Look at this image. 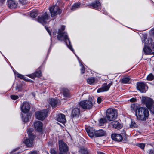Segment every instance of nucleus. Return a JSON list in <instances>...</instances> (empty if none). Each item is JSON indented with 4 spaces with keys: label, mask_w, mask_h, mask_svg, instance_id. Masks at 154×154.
Instances as JSON below:
<instances>
[{
    "label": "nucleus",
    "mask_w": 154,
    "mask_h": 154,
    "mask_svg": "<svg viewBox=\"0 0 154 154\" xmlns=\"http://www.w3.org/2000/svg\"><path fill=\"white\" fill-rule=\"evenodd\" d=\"M136 146L139 147L140 148H141L142 149H144L145 147V144L144 143H137L136 144Z\"/></svg>",
    "instance_id": "36"
},
{
    "label": "nucleus",
    "mask_w": 154,
    "mask_h": 154,
    "mask_svg": "<svg viewBox=\"0 0 154 154\" xmlns=\"http://www.w3.org/2000/svg\"><path fill=\"white\" fill-rule=\"evenodd\" d=\"M130 126L131 128L136 127L137 126V125L134 122L132 121Z\"/></svg>",
    "instance_id": "37"
},
{
    "label": "nucleus",
    "mask_w": 154,
    "mask_h": 154,
    "mask_svg": "<svg viewBox=\"0 0 154 154\" xmlns=\"http://www.w3.org/2000/svg\"><path fill=\"white\" fill-rule=\"evenodd\" d=\"M142 103L145 104L150 112L154 114V101L152 98L146 97H143Z\"/></svg>",
    "instance_id": "3"
},
{
    "label": "nucleus",
    "mask_w": 154,
    "mask_h": 154,
    "mask_svg": "<svg viewBox=\"0 0 154 154\" xmlns=\"http://www.w3.org/2000/svg\"><path fill=\"white\" fill-rule=\"evenodd\" d=\"M5 0H0V4L2 3Z\"/></svg>",
    "instance_id": "49"
},
{
    "label": "nucleus",
    "mask_w": 154,
    "mask_h": 154,
    "mask_svg": "<svg viewBox=\"0 0 154 154\" xmlns=\"http://www.w3.org/2000/svg\"><path fill=\"white\" fill-rule=\"evenodd\" d=\"M136 100V99L134 98H132L131 99H130V101L131 102H134Z\"/></svg>",
    "instance_id": "45"
},
{
    "label": "nucleus",
    "mask_w": 154,
    "mask_h": 154,
    "mask_svg": "<svg viewBox=\"0 0 154 154\" xmlns=\"http://www.w3.org/2000/svg\"><path fill=\"white\" fill-rule=\"evenodd\" d=\"M131 109L132 110H134L135 109L136 107L135 105L134 104H132L131 105Z\"/></svg>",
    "instance_id": "40"
},
{
    "label": "nucleus",
    "mask_w": 154,
    "mask_h": 154,
    "mask_svg": "<svg viewBox=\"0 0 154 154\" xmlns=\"http://www.w3.org/2000/svg\"><path fill=\"white\" fill-rule=\"evenodd\" d=\"M80 114V109L78 108H75L73 109L72 111L71 117L72 118L78 117Z\"/></svg>",
    "instance_id": "17"
},
{
    "label": "nucleus",
    "mask_w": 154,
    "mask_h": 154,
    "mask_svg": "<svg viewBox=\"0 0 154 154\" xmlns=\"http://www.w3.org/2000/svg\"><path fill=\"white\" fill-rule=\"evenodd\" d=\"M30 108V105L29 103L24 102L21 107V109L23 112L26 113L28 112Z\"/></svg>",
    "instance_id": "12"
},
{
    "label": "nucleus",
    "mask_w": 154,
    "mask_h": 154,
    "mask_svg": "<svg viewBox=\"0 0 154 154\" xmlns=\"http://www.w3.org/2000/svg\"><path fill=\"white\" fill-rule=\"evenodd\" d=\"M152 32L153 35H154V29L152 30Z\"/></svg>",
    "instance_id": "51"
},
{
    "label": "nucleus",
    "mask_w": 154,
    "mask_h": 154,
    "mask_svg": "<svg viewBox=\"0 0 154 154\" xmlns=\"http://www.w3.org/2000/svg\"><path fill=\"white\" fill-rule=\"evenodd\" d=\"M50 153L51 154H62L61 152L60 153H57L55 150L53 149L51 150Z\"/></svg>",
    "instance_id": "39"
},
{
    "label": "nucleus",
    "mask_w": 154,
    "mask_h": 154,
    "mask_svg": "<svg viewBox=\"0 0 154 154\" xmlns=\"http://www.w3.org/2000/svg\"><path fill=\"white\" fill-rule=\"evenodd\" d=\"M145 85L143 82H138L137 84V88L141 93L146 92L145 89Z\"/></svg>",
    "instance_id": "13"
},
{
    "label": "nucleus",
    "mask_w": 154,
    "mask_h": 154,
    "mask_svg": "<svg viewBox=\"0 0 154 154\" xmlns=\"http://www.w3.org/2000/svg\"><path fill=\"white\" fill-rule=\"evenodd\" d=\"M79 154H88L89 152L88 150L86 148H82L79 151Z\"/></svg>",
    "instance_id": "28"
},
{
    "label": "nucleus",
    "mask_w": 154,
    "mask_h": 154,
    "mask_svg": "<svg viewBox=\"0 0 154 154\" xmlns=\"http://www.w3.org/2000/svg\"><path fill=\"white\" fill-rule=\"evenodd\" d=\"M81 73L82 74H83L85 72V69L84 66L82 65V68L81 69Z\"/></svg>",
    "instance_id": "41"
},
{
    "label": "nucleus",
    "mask_w": 154,
    "mask_h": 154,
    "mask_svg": "<svg viewBox=\"0 0 154 154\" xmlns=\"http://www.w3.org/2000/svg\"><path fill=\"white\" fill-rule=\"evenodd\" d=\"M105 134L104 131L102 129L99 130L95 131V136L96 137H99L102 136L104 135Z\"/></svg>",
    "instance_id": "26"
},
{
    "label": "nucleus",
    "mask_w": 154,
    "mask_h": 154,
    "mask_svg": "<svg viewBox=\"0 0 154 154\" xmlns=\"http://www.w3.org/2000/svg\"><path fill=\"white\" fill-rule=\"evenodd\" d=\"M59 149L60 152H66L68 149L67 144L62 140H60L58 142Z\"/></svg>",
    "instance_id": "9"
},
{
    "label": "nucleus",
    "mask_w": 154,
    "mask_h": 154,
    "mask_svg": "<svg viewBox=\"0 0 154 154\" xmlns=\"http://www.w3.org/2000/svg\"><path fill=\"white\" fill-rule=\"evenodd\" d=\"M49 17L46 13H45L41 17H38V21L41 23L42 24H44L47 23V21Z\"/></svg>",
    "instance_id": "10"
},
{
    "label": "nucleus",
    "mask_w": 154,
    "mask_h": 154,
    "mask_svg": "<svg viewBox=\"0 0 154 154\" xmlns=\"http://www.w3.org/2000/svg\"><path fill=\"white\" fill-rule=\"evenodd\" d=\"M136 115L138 120L144 121L148 119L149 114L147 108L140 107L136 110Z\"/></svg>",
    "instance_id": "2"
},
{
    "label": "nucleus",
    "mask_w": 154,
    "mask_h": 154,
    "mask_svg": "<svg viewBox=\"0 0 154 154\" xmlns=\"http://www.w3.org/2000/svg\"><path fill=\"white\" fill-rule=\"evenodd\" d=\"M38 14V12L37 11H31L30 16L33 18H35Z\"/></svg>",
    "instance_id": "30"
},
{
    "label": "nucleus",
    "mask_w": 154,
    "mask_h": 154,
    "mask_svg": "<svg viewBox=\"0 0 154 154\" xmlns=\"http://www.w3.org/2000/svg\"><path fill=\"white\" fill-rule=\"evenodd\" d=\"M106 116L109 121L115 120L117 116V111L111 108L108 109L106 111Z\"/></svg>",
    "instance_id": "6"
},
{
    "label": "nucleus",
    "mask_w": 154,
    "mask_h": 154,
    "mask_svg": "<svg viewBox=\"0 0 154 154\" xmlns=\"http://www.w3.org/2000/svg\"><path fill=\"white\" fill-rule=\"evenodd\" d=\"M41 72L40 70L39 69H37V70L34 73L32 74L29 75V76L30 77L34 79L36 77H41Z\"/></svg>",
    "instance_id": "19"
},
{
    "label": "nucleus",
    "mask_w": 154,
    "mask_h": 154,
    "mask_svg": "<svg viewBox=\"0 0 154 154\" xmlns=\"http://www.w3.org/2000/svg\"><path fill=\"white\" fill-rule=\"evenodd\" d=\"M81 5L80 2H78L76 3H75L72 6L71 10L72 11H74L77 8L80 7Z\"/></svg>",
    "instance_id": "27"
},
{
    "label": "nucleus",
    "mask_w": 154,
    "mask_h": 154,
    "mask_svg": "<svg viewBox=\"0 0 154 154\" xmlns=\"http://www.w3.org/2000/svg\"><path fill=\"white\" fill-rule=\"evenodd\" d=\"M97 102L98 103H100L102 101V99L100 97H98L97 99Z\"/></svg>",
    "instance_id": "43"
},
{
    "label": "nucleus",
    "mask_w": 154,
    "mask_h": 154,
    "mask_svg": "<svg viewBox=\"0 0 154 154\" xmlns=\"http://www.w3.org/2000/svg\"><path fill=\"white\" fill-rule=\"evenodd\" d=\"M154 76L152 74H149L147 77V79L148 80H152L153 79Z\"/></svg>",
    "instance_id": "35"
},
{
    "label": "nucleus",
    "mask_w": 154,
    "mask_h": 154,
    "mask_svg": "<svg viewBox=\"0 0 154 154\" xmlns=\"http://www.w3.org/2000/svg\"><path fill=\"white\" fill-rule=\"evenodd\" d=\"M32 128H30L28 130L29 139H26L24 141V143L28 147H31L33 144V140L35 136L33 132Z\"/></svg>",
    "instance_id": "4"
},
{
    "label": "nucleus",
    "mask_w": 154,
    "mask_h": 154,
    "mask_svg": "<svg viewBox=\"0 0 154 154\" xmlns=\"http://www.w3.org/2000/svg\"><path fill=\"white\" fill-rule=\"evenodd\" d=\"M10 97L11 99L14 100H16L19 98L18 96L15 95H11Z\"/></svg>",
    "instance_id": "38"
},
{
    "label": "nucleus",
    "mask_w": 154,
    "mask_h": 154,
    "mask_svg": "<svg viewBox=\"0 0 154 154\" xmlns=\"http://www.w3.org/2000/svg\"><path fill=\"white\" fill-rule=\"evenodd\" d=\"M130 80V78L129 77L123 78L122 80V82L125 84L128 83Z\"/></svg>",
    "instance_id": "33"
},
{
    "label": "nucleus",
    "mask_w": 154,
    "mask_h": 154,
    "mask_svg": "<svg viewBox=\"0 0 154 154\" xmlns=\"http://www.w3.org/2000/svg\"><path fill=\"white\" fill-rule=\"evenodd\" d=\"M152 40L151 39L149 38L148 40L147 38H144L143 40V42L145 43L144 45H148L152 43Z\"/></svg>",
    "instance_id": "29"
},
{
    "label": "nucleus",
    "mask_w": 154,
    "mask_h": 154,
    "mask_svg": "<svg viewBox=\"0 0 154 154\" xmlns=\"http://www.w3.org/2000/svg\"><path fill=\"white\" fill-rule=\"evenodd\" d=\"M49 10L52 17H54L57 14H60L62 12L60 8L57 5L52 6L49 8Z\"/></svg>",
    "instance_id": "7"
},
{
    "label": "nucleus",
    "mask_w": 154,
    "mask_h": 154,
    "mask_svg": "<svg viewBox=\"0 0 154 154\" xmlns=\"http://www.w3.org/2000/svg\"><path fill=\"white\" fill-rule=\"evenodd\" d=\"M17 76L21 79H24V77L22 75L19 74Z\"/></svg>",
    "instance_id": "42"
},
{
    "label": "nucleus",
    "mask_w": 154,
    "mask_h": 154,
    "mask_svg": "<svg viewBox=\"0 0 154 154\" xmlns=\"http://www.w3.org/2000/svg\"><path fill=\"white\" fill-rule=\"evenodd\" d=\"M112 83H110L107 85V83L104 84L101 88L97 90V92L98 93H100L108 91L110 86L112 85Z\"/></svg>",
    "instance_id": "11"
},
{
    "label": "nucleus",
    "mask_w": 154,
    "mask_h": 154,
    "mask_svg": "<svg viewBox=\"0 0 154 154\" xmlns=\"http://www.w3.org/2000/svg\"><path fill=\"white\" fill-rule=\"evenodd\" d=\"M149 154H154V150H151L149 151Z\"/></svg>",
    "instance_id": "48"
},
{
    "label": "nucleus",
    "mask_w": 154,
    "mask_h": 154,
    "mask_svg": "<svg viewBox=\"0 0 154 154\" xmlns=\"http://www.w3.org/2000/svg\"><path fill=\"white\" fill-rule=\"evenodd\" d=\"M98 154H105L101 152H98Z\"/></svg>",
    "instance_id": "50"
},
{
    "label": "nucleus",
    "mask_w": 154,
    "mask_h": 154,
    "mask_svg": "<svg viewBox=\"0 0 154 154\" xmlns=\"http://www.w3.org/2000/svg\"><path fill=\"white\" fill-rule=\"evenodd\" d=\"M112 139L117 142H120L123 139L122 136L120 134L114 133L111 135Z\"/></svg>",
    "instance_id": "15"
},
{
    "label": "nucleus",
    "mask_w": 154,
    "mask_h": 154,
    "mask_svg": "<svg viewBox=\"0 0 154 154\" xmlns=\"http://www.w3.org/2000/svg\"><path fill=\"white\" fill-rule=\"evenodd\" d=\"M86 131L89 136L90 137H92L94 136H95L96 131L92 128H90L86 129Z\"/></svg>",
    "instance_id": "20"
},
{
    "label": "nucleus",
    "mask_w": 154,
    "mask_h": 154,
    "mask_svg": "<svg viewBox=\"0 0 154 154\" xmlns=\"http://www.w3.org/2000/svg\"><path fill=\"white\" fill-rule=\"evenodd\" d=\"M95 82V79L94 77H91L87 79V82L89 84H92Z\"/></svg>",
    "instance_id": "32"
},
{
    "label": "nucleus",
    "mask_w": 154,
    "mask_h": 154,
    "mask_svg": "<svg viewBox=\"0 0 154 154\" xmlns=\"http://www.w3.org/2000/svg\"><path fill=\"white\" fill-rule=\"evenodd\" d=\"M48 113V110H43L40 111L36 112L35 116L37 119L42 121L47 116Z\"/></svg>",
    "instance_id": "8"
},
{
    "label": "nucleus",
    "mask_w": 154,
    "mask_h": 154,
    "mask_svg": "<svg viewBox=\"0 0 154 154\" xmlns=\"http://www.w3.org/2000/svg\"><path fill=\"white\" fill-rule=\"evenodd\" d=\"M111 125L114 128L118 129H120L122 128V126L117 121H115L112 122Z\"/></svg>",
    "instance_id": "23"
},
{
    "label": "nucleus",
    "mask_w": 154,
    "mask_h": 154,
    "mask_svg": "<svg viewBox=\"0 0 154 154\" xmlns=\"http://www.w3.org/2000/svg\"><path fill=\"white\" fill-rule=\"evenodd\" d=\"M30 154H38V153L37 151H34L31 152Z\"/></svg>",
    "instance_id": "46"
},
{
    "label": "nucleus",
    "mask_w": 154,
    "mask_h": 154,
    "mask_svg": "<svg viewBox=\"0 0 154 154\" xmlns=\"http://www.w3.org/2000/svg\"><path fill=\"white\" fill-rule=\"evenodd\" d=\"M27 0H20V2L23 4H25L26 3Z\"/></svg>",
    "instance_id": "47"
},
{
    "label": "nucleus",
    "mask_w": 154,
    "mask_h": 154,
    "mask_svg": "<svg viewBox=\"0 0 154 154\" xmlns=\"http://www.w3.org/2000/svg\"><path fill=\"white\" fill-rule=\"evenodd\" d=\"M107 122V120L105 118H101L99 121V123L100 125H103Z\"/></svg>",
    "instance_id": "34"
},
{
    "label": "nucleus",
    "mask_w": 154,
    "mask_h": 154,
    "mask_svg": "<svg viewBox=\"0 0 154 154\" xmlns=\"http://www.w3.org/2000/svg\"><path fill=\"white\" fill-rule=\"evenodd\" d=\"M30 117V115H27L26 116H22V120L25 122H27L28 121Z\"/></svg>",
    "instance_id": "31"
},
{
    "label": "nucleus",
    "mask_w": 154,
    "mask_h": 154,
    "mask_svg": "<svg viewBox=\"0 0 154 154\" xmlns=\"http://www.w3.org/2000/svg\"><path fill=\"white\" fill-rule=\"evenodd\" d=\"M143 50L144 54H145L149 55L151 54H154V52L152 53V51L150 48L146 45H144V48L143 49Z\"/></svg>",
    "instance_id": "22"
},
{
    "label": "nucleus",
    "mask_w": 154,
    "mask_h": 154,
    "mask_svg": "<svg viewBox=\"0 0 154 154\" xmlns=\"http://www.w3.org/2000/svg\"><path fill=\"white\" fill-rule=\"evenodd\" d=\"M65 29V26H61V28L59 29L57 39L59 40L64 41L68 48L73 51V50L71 45L70 42L68 38L67 34L65 32H64Z\"/></svg>",
    "instance_id": "1"
},
{
    "label": "nucleus",
    "mask_w": 154,
    "mask_h": 154,
    "mask_svg": "<svg viewBox=\"0 0 154 154\" xmlns=\"http://www.w3.org/2000/svg\"><path fill=\"white\" fill-rule=\"evenodd\" d=\"M49 102L52 107H55L57 106L58 101L56 99H51L49 100Z\"/></svg>",
    "instance_id": "24"
},
{
    "label": "nucleus",
    "mask_w": 154,
    "mask_h": 154,
    "mask_svg": "<svg viewBox=\"0 0 154 154\" xmlns=\"http://www.w3.org/2000/svg\"><path fill=\"white\" fill-rule=\"evenodd\" d=\"M46 30L48 31V32L49 33V35H51V31L48 29V28L46 27V26L45 27Z\"/></svg>",
    "instance_id": "44"
},
{
    "label": "nucleus",
    "mask_w": 154,
    "mask_h": 154,
    "mask_svg": "<svg viewBox=\"0 0 154 154\" xmlns=\"http://www.w3.org/2000/svg\"><path fill=\"white\" fill-rule=\"evenodd\" d=\"M94 102L89 100L81 101L79 103V105L85 109H90L92 108Z\"/></svg>",
    "instance_id": "5"
},
{
    "label": "nucleus",
    "mask_w": 154,
    "mask_h": 154,
    "mask_svg": "<svg viewBox=\"0 0 154 154\" xmlns=\"http://www.w3.org/2000/svg\"><path fill=\"white\" fill-rule=\"evenodd\" d=\"M56 120L58 122L64 123L66 122L65 115L63 114H60L57 116Z\"/></svg>",
    "instance_id": "14"
},
{
    "label": "nucleus",
    "mask_w": 154,
    "mask_h": 154,
    "mask_svg": "<svg viewBox=\"0 0 154 154\" xmlns=\"http://www.w3.org/2000/svg\"><path fill=\"white\" fill-rule=\"evenodd\" d=\"M8 5L9 8L12 9L15 8L17 6V4L12 0H8Z\"/></svg>",
    "instance_id": "21"
},
{
    "label": "nucleus",
    "mask_w": 154,
    "mask_h": 154,
    "mask_svg": "<svg viewBox=\"0 0 154 154\" xmlns=\"http://www.w3.org/2000/svg\"><path fill=\"white\" fill-rule=\"evenodd\" d=\"M90 6L92 8L98 9L100 8L101 4L99 1L96 0L91 4Z\"/></svg>",
    "instance_id": "18"
},
{
    "label": "nucleus",
    "mask_w": 154,
    "mask_h": 154,
    "mask_svg": "<svg viewBox=\"0 0 154 154\" xmlns=\"http://www.w3.org/2000/svg\"><path fill=\"white\" fill-rule=\"evenodd\" d=\"M43 124L40 121H37L34 124V127L38 131L41 132L42 131Z\"/></svg>",
    "instance_id": "16"
},
{
    "label": "nucleus",
    "mask_w": 154,
    "mask_h": 154,
    "mask_svg": "<svg viewBox=\"0 0 154 154\" xmlns=\"http://www.w3.org/2000/svg\"><path fill=\"white\" fill-rule=\"evenodd\" d=\"M61 91L65 97H70L69 91L68 89L63 88L62 89Z\"/></svg>",
    "instance_id": "25"
}]
</instances>
